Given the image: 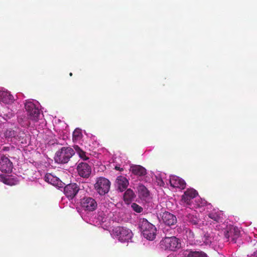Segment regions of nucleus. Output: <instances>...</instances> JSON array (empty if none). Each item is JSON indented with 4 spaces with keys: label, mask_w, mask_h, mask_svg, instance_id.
<instances>
[{
    "label": "nucleus",
    "mask_w": 257,
    "mask_h": 257,
    "mask_svg": "<svg viewBox=\"0 0 257 257\" xmlns=\"http://www.w3.org/2000/svg\"><path fill=\"white\" fill-rule=\"evenodd\" d=\"M73 149L70 147H63L58 151L54 157L55 161L59 164H65L69 162L70 159L74 155L75 151L79 157L83 160L88 159L86 155V152L81 149L78 145H74Z\"/></svg>",
    "instance_id": "1"
},
{
    "label": "nucleus",
    "mask_w": 257,
    "mask_h": 257,
    "mask_svg": "<svg viewBox=\"0 0 257 257\" xmlns=\"http://www.w3.org/2000/svg\"><path fill=\"white\" fill-rule=\"evenodd\" d=\"M140 229L144 237L150 240L155 239L157 229L155 226L145 218H140L139 222Z\"/></svg>",
    "instance_id": "2"
},
{
    "label": "nucleus",
    "mask_w": 257,
    "mask_h": 257,
    "mask_svg": "<svg viewBox=\"0 0 257 257\" xmlns=\"http://www.w3.org/2000/svg\"><path fill=\"white\" fill-rule=\"evenodd\" d=\"M160 245L164 250L176 251L181 247V242L175 236L166 237L161 240Z\"/></svg>",
    "instance_id": "3"
},
{
    "label": "nucleus",
    "mask_w": 257,
    "mask_h": 257,
    "mask_svg": "<svg viewBox=\"0 0 257 257\" xmlns=\"http://www.w3.org/2000/svg\"><path fill=\"white\" fill-rule=\"evenodd\" d=\"M113 236L121 242L128 241L133 236L132 231L124 227L117 226L112 231Z\"/></svg>",
    "instance_id": "4"
},
{
    "label": "nucleus",
    "mask_w": 257,
    "mask_h": 257,
    "mask_svg": "<svg viewBox=\"0 0 257 257\" xmlns=\"http://www.w3.org/2000/svg\"><path fill=\"white\" fill-rule=\"evenodd\" d=\"M110 187V182L106 178L100 177L97 178L94 188L100 195H104L107 193Z\"/></svg>",
    "instance_id": "5"
},
{
    "label": "nucleus",
    "mask_w": 257,
    "mask_h": 257,
    "mask_svg": "<svg viewBox=\"0 0 257 257\" xmlns=\"http://www.w3.org/2000/svg\"><path fill=\"white\" fill-rule=\"evenodd\" d=\"M5 136L7 138H14V139L22 141L23 143V140L26 136V134L24 131H22L21 128L19 127H15L14 128H11L8 129L5 133Z\"/></svg>",
    "instance_id": "6"
},
{
    "label": "nucleus",
    "mask_w": 257,
    "mask_h": 257,
    "mask_svg": "<svg viewBox=\"0 0 257 257\" xmlns=\"http://www.w3.org/2000/svg\"><path fill=\"white\" fill-rule=\"evenodd\" d=\"M80 205L84 211L92 212L96 210L97 203L95 200L90 197H84L81 199Z\"/></svg>",
    "instance_id": "7"
},
{
    "label": "nucleus",
    "mask_w": 257,
    "mask_h": 257,
    "mask_svg": "<svg viewBox=\"0 0 257 257\" xmlns=\"http://www.w3.org/2000/svg\"><path fill=\"white\" fill-rule=\"evenodd\" d=\"M25 108L28 113L29 119L37 121L40 116V110L36 106L34 103L31 101H28L25 103Z\"/></svg>",
    "instance_id": "8"
},
{
    "label": "nucleus",
    "mask_w": 257,
    "mask_h": 257,
    "mask_svg": "<svg viewBox=\"0 0 257 257\" xmlns=\"http://www.w3.org/2000/svg\"><path fill=\"white\" fill-rule=\"evenodd\" d=\"M224 235L227 241L230 239L231 241L235 243L236 239L240 235V231L238 227L231 226L228 227L224 231Z\"/></svg>",
    "instance_id": "9"
},
{
    "label": "nucleus",
    "mask_w": 257,
    "mask_h": 257,
    "mask_svg": "<svg viewBox=\"0 0 257 257\" xmlns=\"http://www.w3.org/2000/svg\"><path fill=\"white\" fill-rule=\"evenodd\" d=\"M63 188L64 194L69 200L73 199L80 190L79 185L76 183H70Z\"/></svg>",
    "instance_id": "10"
},
{
    "label": "nucleus",
    "mask_w": 257,
    "mask_h": 257,
    "mask_svg": "<svg viewBox=\"0 0 257 257\" xmlns=\"http://www.w3.org/2000/svg\"><path fill=\"white\" fill-rule=\"evenodd\" d=\"M13 163L4 155H0V171L6 173H10L12 171Z\"/></svg>",
    "instance_id": "11"
},
{
    "label": "nucleus",
    "mask_w": 257,
    "mask_h": 257,
    "mask_svg": "<svg viewBox=\"0 0 257 257\" xmlns=\"http://www.w3.org/2000/svg\"><path fill=\"white\" fill-rule=\"evenodd\" d=\"M77 170L79 175L83 178H88L91 173V167L86 163H80L77 167Z\"/></svg>",
    "instance_id": "12"
},
{
    "label": "nucleus",
    "mask_w": 257,
    "mask_h": 257,
    "mask_svg": "<svg viewBox=\"0 0 257 257\" xmlns=\"http://www.w3.org/2000/svg\"><path fill=\"white\" fill-rule=\"evenodd\" d=\"M198 195V192L194 189L190 188L187 189L182 196V201L187 205H191L192 200Z\"/></svg>",
    "instance_id": "13"
},
{
    "label": "nucleus",
    "mask_w": 257,
    "mask_h": 257,
    "mask_svg": "<svg viewBox=\"0 0 257 257\" xmlns=\"http://www.w3.org/2000/svg\"><path fill=\"white\" fill-rule=\"evenodd\" d=\"M45 180L48 183L58 188H62L65 184L60 179L50 173L46 174L45 176Z\"/></svg>",
    "instance_id": "14"
},
{
    "label": "nucleus",
    "mask_w": 257,
    "mask_h": 257,
    "mask_svg": "<svg viewBox=\"0 0 257 257\" xmlns=\"http://www.w3.org/2000/svg\"><path fill=\"white\" fill-rule=\"evenodd\" d=\"M186 220L190 224L194 225L197 228H199L204 224V221L199 218L196 214H188L186 216Z\"/></svg>",
    "instance_id": "15"
},
{
    "label": "nucleus",
    "mask_w": 257,
    "mask_h": 257,
    "mask_svg": "<svg viewBox=\"0 0 257 257\" xmlns=\"http://www.w3.org/2000/svg\"><path fill=\"white\" fill-rule=\"evenodd\" d=\"M162 219L163 222L168 226L174 225L177 221L176 216L169 212H165L163 213Z\"/></svg>",
    "instance_id": "16"
},
{
    "label": "nucleus",
    "mask_w": 257,
    "mask_h": 257,
    "mask_svg": "<svg viewBox=\"0 0 257 257\" xmlns=\"http://www.w3.org/2000/svg\"><path fill=\"white\" fill-rule=\"evenodd\" d=\"M170 183L171 186L174 188H179L183 189L186 187V183L184 180L176 176H173L171 177Z\"/></svg>",
    "instance_id": "17"
},
{
    "label": "nucleus",
    "mask_w": 257,
    "mask_h": 257,
    "mask_svg": "<svg viewBox=\"0 0 257 257\" xmlns=\"http://www.w3.org/2000/svg\"><path fill=\"white\" fill-rule=\"evenodd\" d=\"M182 257H208L207 254L202 251H193L184 250L182 251Z\"/></svg>",
    "instance_id": "18"
},
{
    "label": "nucleus",
    "mask_w": 257,
    "mask_h": 257,
    "mask_svg": "<svg viewBox=\"0 0 257 257\" xmlns=\"http://www.w3.org/2000/svg\"><path fill=\"white\" fill-rule=\"evenodd\" d=\"M14 100L13 96L9 91L0 90V101L6 104H10Z\"/></svg>",
    "instance_id": "19"
},
{
    "label": "nucleus",
    "mask_w": 257,
    "mask_h": 257,
    "mask_svg": "<svg viewBox=\"0 0 257 257\" xmlns=\"http://www.w3.org/2000/svg\"><path fill=\"white\" fill-rule=\"evenodd\" d=\"M130 171L134 175L139 176H144L147 174L146 169L141 165H132L131 167Z\"/></svg>",
    "instance_id": "20"
},
{
    "label": "nucleus",
    "mask_w": 257,
    "mask_h": 257,
    "mask_svg": "<svg viewBox=\"0 0 257 257\" xmlns=\"http://www.w3.org/2000/svg\"><path fill=\"white\" fill-rule=\"evenodd\" d=\"M116 182L117 185L118 189L120 192H123L125 190L128 185V180L125 177L122 176H118Z\"/></svg>",
    "instance_id": "21"
},
{
    "label": "nucleus",
    "mask_w": 257,
    "mask_h": 257,
    "mask_svg": "<svg viewBox=\"0 0 257 257\" xmlns=\"http://www.w3.org/2000/svg\"><path fill=\"white\" fill-rule=\"evenodd\" d=\"M139 196L142 199H146L150 195V192L142 184H139L137 186Z\"/></svg>",
    "instance_id": "22"
},
{
    "label": "nucleus",
    "mask_w": 257,
    "mask_h": 257,
    "mask_svg": "<svg viewBox=\"0 0 257 257\" xmlns=\"http://www.w3.org/2000/svg\"><path fill=\"white\" fill-rule=\"evenodd\" d=\"M136 197L134 192L131 189H127L123 195V199L125 202H130Z\"/></svg>",
    "instance_id": "23"
},
{
    "label": "nucleus",
    "mask_w": 257,
    "mask_h": 257,
    "mask_svg": "<svg viewBox=\"0 0 257 257\" xmlns=\"http://www.w3.org/2000/svg\"><path fill=\"white\" fill-rule=\"evenodd\" d=\"M82 134L81 130L76 128L73 133V141H77L81 139Z\"/></svg>",
    "instance_id": "24"
},
{
    "label": "nucleus",
    "mask_w": 257,
    "mask_h": 257,
    "mask_svg": "<svg viewBox=\"0 0 257 257\" xmlns=\"http://www.w3.org/2000/svg\"><path fill=\"white\" fill-rule=\"evenodd\" d=\"M208 216L210 218L213 220L214 221L218 222L221 219L219 215L216 213L211 212L209 213Z\"/></svg>",
    "instance_id": "25"
},
{
    "label": "nucleus",
    "mask_w": 257,
    "mask_h": 257,
    "mask_svg": "<svg viewBox=\"0 0 257 257\" xmlns=\"http://www.w3.org/2000/svg\"><path fill=\"white\" fill-rule=\"evenodd\" d=\"M132 208L137 213H141L143 211V208L136 203H133L132 204Z\"/></svg>",
    "instance_id": "26"
},
{
    "label": "nucleus",
    "mask_w": 257,
    "mask_h": 257,
    "mask_svg": "<svg viewBox=\"0 0 257 257\" xmlns=\"http://www.w3.org/2000/svg\"><path fill=\"white\" fill-rule=\"evenodd\" d=\"M115 169L116 170L120 171H122L123 170V168H120L119 167H118V166H115Z\"/></svg>",
    "instance_id": "27"
},
{
    "label": "nucleus",
    "mask_w": 257,
    "mask_h": 257,
    "mask_svg": "<svg viewBox=\"0 0 257 257\" xmlns=\"http://www.w3.org/2000/svg\"><path fill=\"white\" fill-rule=\"evenodd\" d=\"M10 147H4L3 149L4 151H9L10 150Z\"/></svg>",
    "instance_id": "28"
},
{
    "label": "nucleus",
    "mask_w": 257,
    "mask_h": 257,
    "mask_svg": "<svg viewBox=\"0 0 257 257\" xmlns=\"http://www.w3.org/2000/svg\"><path fill=\"white\" fill-rule=\"evenodd\" d=\"M69 75H70V76H72V73H71V72L70 73H69Z\"/></svg>",
    "instance_id": "29"
}]
</instances>
